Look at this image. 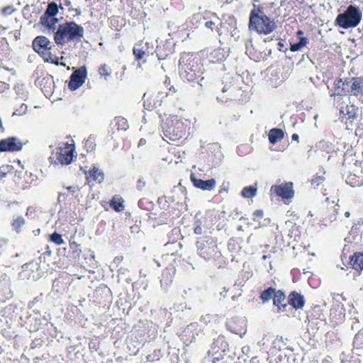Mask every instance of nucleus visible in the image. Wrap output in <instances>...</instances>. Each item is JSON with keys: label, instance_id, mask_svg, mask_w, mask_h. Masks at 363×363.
Masks as SVG:
<instances>
[{"label": "nucleus", "instance_id": "nucleus-15", "mask_svg": "<svg viewBox=\"0 0 363 363\" xmlns=\"http://www.w3.org/2000/svg\"><path fill=\"white\" fill-rule=\"evenodd\" d=\"M23 142L16 137H9L0 140V152H18L23 149Z\"/></svg>", "mask_w": 363, "mask_h": 363}, {"label": "nucleus", "instance_id": "nucleus-6", "mask_svg": "<svg viewBox=\"0 0 363 363\" xmlns=\"http://www.w3.org/2000/svg\"><path fill=\"white\" fill-rule=\"evenodd\" d=\"M164 45H157L154 48L152 43L144 40L137 42L133 48V54L135 60L138 62L139 65L145 63L147 59L156 52L159 60H164L169 55V52H164Z\"/></svg>", "mask_w": 363, "mask_h": 363}, {"label": "nucleus", "instance_id": "nucleus-34", "mask_svg": "<svg viewBox=\"0 0 363 363\" xmlns=\"http://www.w3.org/2000/svg\"><path fill=\"white\" fill-rule=\"evenodd\" d=\"M353 347L357 350L363 349V330H359L353 339Z\"/></svg>", "mask_w": 363, "mask_h": 363}, {"label": "nucleus", "instance_id": "nucleus-26", "mask_svg": "<svg viewBox=\"0 0 363 363\" xmlns=\"http://www.w3.org/2000/svg\"><path fill=\"white\" fill-rule=\"evenodd\" d=\"M284 131L277 128H274L271 129L269 132V141L271 144L274 145L276 144L279 140H281L284 138Z\"/></svg>", "mask_w": 363, "mask_h": 363}, {"label": "nucleus", "instance_id": "nucleus-52", "mask_svg": "<svg viewBox=\"0 0 363 363\" xmlns=\"http://www.w3.org/2000/svg\"><path fill=\"white\" fill-rule=\"evenodd\" d=\"M224 354H219L217 357H213L212 359L213 363H217L223 356Z\"/></svg>", "mask_w": 363, "mask_h": 363}, {"label": "nucleus", "instance_id": "nucleus-20", "mask_svg": "<svg viewBox=\"0 0 363 363\" xmlns=\"http://www.w3.org/2000/svg\"><path fill=\"white\" fill-rule=\"evenodd\" d=\"M286 226L287 228V236L290 241L297 242L301 238V230L300 225L291 222H286Z\"/></svg>", "mask_w": 363, "mask_h": 363}, {"label": "nucleus", "instance_id": "nucleus-44", "mask_svg": "<svg viewBox=\"0 0 363 363\" xmlns=\"http://www.w3.org/2000/svg\"><path fill=\"white\" fill-rule=\"evenodd\" d=\"M346 85L345 79L343 81L342 79H339L335 82V89L337 91L338 95H342L340 94L341 89H344L343 86Z\"/></svg>", "mask_w": 363, "mask_h": 363}, {"label": "nucleus", "instance_id": "nucleus-55", "mask_svg": "<svg viewBox=\"0 0 363 363\" xmlns=\"http://www.w3.org/2000/svg\"><path fill=\"white\" fill-rule=\"evenodd\" d=\"M299 138V136L297 133H294L291 136V139L295 141H298Z\"/></svg>", "mask_w": 363, "mask_h": 363}, {"label": "nucleus", "instance_id": "nucleus-2", "mask_svg": "<svg viewBox=\"0 0 363 363\" xmlns=\"http://www.w3.org/2000/svg\"><path fill=\"white\" fill-rule=\"evenodd\" d=\"M248 28L259 35H268L277 28V24L264 13L262 5H253L249 18Z\"/></svg>", "mask_w": 363, "mask_h": 363}, {"label": "nucleus", "instance_id": "nucleus-53", "mask_svg": "<svg viewBox=\"0 0 363 363\" xmlns=\"http://www.w3.org/2000/svg\"><path fill=\"white\" fill-rule=\"evenodd\" d=\"M67 189L72 194H74L76 192V188L73 186H67Z\"/></svg>", "mask_w": 363, "mask_h": 363}, {"label": "nucleus", "instance_id": "nucleus-3", "mask_svg": "<svg viewBox=\"0 0 363 363\" xmlns=\"http://www.w3.org/2000/svg\"><path fill=\"white\" fill-rule=\"evenodd\" d=\"M84 28L74 21H66L58 26L54 33V41L58 46H64L84 38Z\"/></svg>", "mask_w": 363, "mask_h": 363}, {"label": "nucleus", "instance_id": "nucleus-5", "mask_svg": "<svg viewBox=\"0 0 363 363\" xmlns=\"http://www.w3.org/2000/svg\"><path fill=\"white\" fill-rule=\"evenodd\" d=\"M163 133L166 140L177 142L186 138L190 130V122L182 120L177 116L167 118L163 125Z\"/></svg>", "mask_w": 363, "mask_h": 363}, {"label": "nucleus", "instance_id": "nucleus-19", "mask_svg": "<svg viewBox=\"0 0 363 363\" xmlns=\"http://www.w3.org/2000/svg\"><path fill=\"white\" fill-rule=\"evenodd\" d=\"M191 179L195 187L203 191H211L215 188L216 184V182L214 179L203 180L192 176L191 177Z\"/></svg>", "mask_w": 363, "mask_h": 363}, {"label": "nucleus", "instance_id": "nucleus-57", "mask_svg": "<svg viewBox=\"0 0 363 363\" xmlns=\"http://www.w3.org/2000/svg\"><path fill=\"white\" fill-rule=\"evenodd\" d=\"M296 35L299 38H303V32L301 30H298L296 33Z\"/></svg>", "mask_w": 363, "mask_h": 363}, {"label": "nucleus", "instance_id": "nucleus-46", "mask_svg": "<svg viewBox=\"0 0 363 363\" xmlns=\"http://www.w3.org/2000/svg\"><path fill=\"white\" fill-rule=\"evenodd\" d=\"M325 337L327 339H329V342L330 343H333L334 341H335L337 339V334L335 332H328L325 334Z\"/></svg>", "mask_w": 363, "mask_h": 363}, {"label": "nucleus", "instance_id": "nucleus-49", "mask_svg": "<svg viewBox=\"0 0 363 363\" xmlns=\"http://www.w3.org/2000/svg\"><path fill=\"white\" fill-rule=\"evenodd\" d=\"M205 26L211 30H213L214 28H216V22L211 20V21H208L205 23Z\"/></svg>", "mask_w": 363, "mask_h": 363}, {"label": "nucleus", "instance_id": "nucleus-9", "mask_svg": "<svg viewBox=\"0 0 363 363\" xmlns=\"http://www.w3.org/2000/svg\"><path fill=\"white\" fill-rule=\"evenodd\" d=\"M172 94L158 91L157 93L147 94L143 96L144 107L149 111L157 108L162 104H168L174 99Z\"/></svg>", "mask_w": 363, "mask_h": 363}, {"label": "nucleus", "instance_id": "nucleus-24", "mask_svg": "<svg viewBox=\"0 0 363 363\" xmlns=\"http://www.w3.org/2000/svg\"><path fill=\"white\" fill-rule=\"evenodd\" d=\"M175 273H176V269H175L174 267H173L172 265L167 267L163 270L162 274V278L160 280L161 285L164 286L166 287L169 286L173 281V277H174Z\"/></svg>", "mask_w": 363, "mask_h": 363}, {"label": "nucleus", "instance_id": "nucleus-22", "mask_svg": "<svg viewBox=\"0 0 363 363\" xmlns=\"http://www.w3.org/2000/svg\"><path fill=\"white\" fill-rule=\"evenodd\" d=\"M349 265L359 274L363 270V252H354L350 258Z\"/></svg>", "mask_w": 363, "mask_h": 363}, {"label": "nucleus", "instance_id": "nucleus-18", "mask_svg": "<svg viewBox=\"0 0 363 363\" xmlns=\"http://www.w3.org/2000/svg\"><path fill=\"white\" fill-rule=\"evenodd\" d=\"M288 303L296 310L301 309L305 305V298L300 293L293 291L288 296Z\"/></svg>", "mask_w": 363, "mask_h": 363}, {"label": "nucleus", "instance_id": "nucleus-59", "mask_svg": "<svg viewBox=\"0 0 363 363\" xmlns=\"http://www.w3.org/2000/svg\"><path fill=\"white\" fill-rule=\"evenodd\" d=\"M21 108L23 109V111L25 112L26 108H27V106H25L23 104H22V106H21Z\"/></svg>", "mask_w": 363, "mask_h": 363}, {"label": "nucleus", "instance_id": "nucleus-61", "mask_svg": "<svg viewBox=\"0 0 363 363\" xmlns=\"http://www.w3.org/2000/svg\"><path fill=\"white\" fill-rule=\"evenodd\" d=\"M350 213L349 211H346L345 213V217L348 218V217H350Z\"/></svg>", "mask_w": 363, "mask_h": 363}, {"label": "nucleus", "instance_id": "nucleus-43", "mask_svg": "<svg viewBox=\"0 0 363 363\" xmlns=\"http://www.w3.org/2000/svg\"><path fill=\"white\" fill-rule=\"evenodd\" d=\"M15 11L13 5H9L1 9V13L2 16H7L12 14Z\"/></svg>", "mask_w": 363, "mask_h": 363}, {"label": "nucleus", "instance_id": "nucleus-36", "mask_svg": "<svg viewBox=\"0 0 363 363\" xmlns=\"http://www.w3.org/2000/svg\"><path fill=\"white\" fill-rule=\"evenodd\" d=\"M84 147L87 152H92L96 147V138L90 135L84 142Z\"/></svg>", "mask_w": 363, "mask_h": 363}, {"label": "nucleus", "instance_id": "nucleus-16", "mask_svg": "<svg viewBox=\"0 0 363 363\" xmlns=\"http://www.w3.org/2000/svg\"><path fill=\"white\" fill-rule=\"evenodd\" d=\"M225 325L231 333L239 335L241 337L246 333V323L242 318L233 317L227 320Z\"/></svg>", "mask_w": 363, "mask_h": 363}, {"label": "nucleus", "instance_id": "nucleus-1", "mask_svg": "<svg viewBox=\"0 0 363 363\" xmlns=\"http://www.w3.org/2000/svg\"><path fill=\"white\" fill-rule=\"evenodd\" d=\"M179 69L180 77L189 82L199 83L203 79V65L199 57L194 54L185 53L179 59Z\"/></svg>", "mask_w": 363, "mask_h": 363}, {"label": "nucleus", "instance_id": "nucleus-56", "mask_svg": "<svg viewBox=\"0 0 363 363\" xmlns=\"http://www.w3.org/2000/svg\"><path fill=\"white\" fill-rule=\"evenodd\" d=\"M203 147H220V145L218 143H211L203 145Z\"/></svg>", "mask_w": 363, "mask_h": 363}, {"label": "nucleus", "instance_id": "nucleus-17", "mask_svg": "<svg viewBox=\"0 0 363 363\" xmlns=\"http://www.w3.org/2000/svg\"><path fill=\"white\" fill-rule=\"evenodd\" d=\"M228 344L224 336L219 335L213 340L210 352L213 355L224 354L228 350Z\"/></svg>", "mask_w": 363, "mask_h": 363}, {"label": "nucleus", "instance_id": "nucleus-38", "mask_svg": "<svg viewBox=\"0 0 363 363\" xmlns=\"http://www.w3.org/2000/svg\"><path fill=\"white\" fill-rule=\"evenodd\" d=\"M99 73L101 77H104L107 79L111 75V69L109 66L106 64L101 65L99 68Z\"/></svg>", "mask_w": 363, "mask_h": 363}, {"label": "nucleus", "instance_id": "nucleus-40", "mask_svg": "<svg viewBox=\"0 0 363 363\" xmlns=\"http://www.w3.org/2000/svg\"><path fill=\"white\" fill-rule=\"evenodd\" d=\"M325 181V177L323 174H316L311 180V184L313 186H318Z\"/></svg>", "mask_w": 363, "mask_h": 363}, {"label": "nucleus", "instance_id": "nucleus-58", "mask_svg": "<svg viewBox=\"0 0 363 363\" xmlns=\"http://www.w3.org/2000/svg\"><path fill=\"white\" fill-rule=\"evenodd\" d=\"M65 5L67 6H69L71 5V1L69 0H64Z\"/></svg>", "mask_w": 363, "mask_h": 363}, {"label": "nucleus", "instance_id": "nucleus-51", "mask_svg": "<svg viewBox=\"0 0 363 363\" xmlns=\"http://www.w3.org/2000/svg\"><path fill=\"white\" fill-rule=\"evenodd\" d=\"M302 48L305 47L308 43V39L305 37L301 38L300 41L298 42Z\"/></svg>", "mask_w": 363, "mask_h": 363}, {"label": "nucleus", "instance_id": "nucleus-62", "mask_svg": "<svg viewBox=\"0 0 363 363\" xmlns=\"http://www.w3.org/2000/svg\"><path fill=\"white\" fill-rule=\"evenodd\" d=\"M13 114L21 115V113H17V112L16 111V112H14V113H13Z\"/></svg>", "mask_w": 363, "mask_h": 363}, {"label": "nucleus", "instance_id": "nucleus-35", "mask_svg": "<svg viewBox=\"0 0 363 363\" xmlns=\"http://www.w3.org/2000/svg\"><path fill=\"white\" fill-rule=\"evenodd\" d=\"M257 188L253 186H245L241 191V195L244 198L251 199L257 194Z\"/></svg>", "mask_w": 363, "mask_h": 363}, {"label": "nucleus", "instance_id": "nucleus-48", "mask_svg": "<svg viewBox=\"0 0 363 363\" xmlns=\"http://www.w3.org/2000/svg\"><path fill=\"white\" fill-rule=\"evenodd\" d=\"M302 48V46L299 43L291 44L290 50L291 52H296Z\"/></svg>", "mask_w": 363, "mask_h": 363}, {"label": "nucleus", "instance_id": "nucleus-31", "mask_svg": "<svg viewBox=\"0 0 363 363\" xmlns=\"http://www.w3.org/2000/svg\"><path fill=\"white\" fill-rule=\"evenodd\" d=\"M13 172V167L10 164H3L0 166V184H4L7 177L11 175Z\"/></svg>", "mask_w": 363, "mask_h": 363}, {"label": "nucleus", "instance_id": "nucleus-50", "mask_svg": "<svg viewBox=\"0 0 363 363\" xmlns=\"http://www.w3.org/2000/svg\"><path fill=\"white\" fill-rule=\"evenodd\" d=\"M35 213V208H34L33 206H30L26 209V216H31L32 214H33Z\"/></svg>", "mask_w": 363, "mask_h": 363}, {"label": "nucleus", "instance_id": "nucleus-30", "mask_svg": "<svg viewBox=\"0 0 363 363\" xmlns=\"http://www.w3.org/2000/svg\"><path fill=\"white\" fill-rule=\"evenodd\" d=\"M340 115L346 119H354L356 117V108L352 105H347L340 110Z\"/></svg>", "mask_w": 363, "mask_h": 363}, {"label": "nucleus", "instance_id": "nucleus-29", "mask_svg": "<svg viewBox=\"0 0 363 363\" xmlns=\"http://www.w3.org/2000/svg\"><path fill=\"white\" fill-rule=\"evenodd\" d=\"M124 200L116 195L113 196L109 201V206L116 212H121L124 210Z\"/></svg>", "mask_w": 363, "mask_h": 363}, {"label": "nucleus", "instance_id": "nucleus-33", "mask_svg": "<svg viewBox=\"0 0 363 363\" xmlns=\"http://www.w3.org/2000/svg\"><path fill=\"white\" fill-rule=\"evenodd\" d=\"M115 126L118 130H126L128 128V123L126 118L117 116L114 118Z\"/></svg>", "mask_w": 363, "mask_h": 363}, {"label": "nucleus", "instance_id": "nucleus-13", "mask_svg": "<svg viewBox=\"0 0 363 363\" xmlns=\"http://www.w3.org/2000/svg\"><path fill=\"white\" fill-rule=\"evenodd\" d=\"M346 85H350V88L345 90L342 89L340 94H347L354 96L363 94V77H354L351 79H345Z\"/></svg>", "mask_w": 363, "mask_h": 363}, {"label": "nucleus", "instance_id": "nucleus-7", "mask_svg": "<svg viewBox=\"0 0 363 363\" xmlns=\"http://www.w3.org/2000/svg\"><path fill=\"white\" fill-rule=\"evenodd\" d=\"M199 255L206 261L216 262L222 258V254L218 247L217 238L206 235L198 238L196 243Z\"/></svg>", "mask_w": 363, "mask_h": 363}, {"label": "nucleus", "instance_id": "nucleus-41", "mask_svg": "<svg viewBox=\"0 0 363 363\" xmlns=\"http://www.w3.org/2000/svg\"><path fill=\"white\" fill-rule=\"evenodd\" d=\"M346 182L347 184L353 187L359 186L362 184V182L355 175L352 174L347 177Z\"/></svg>", "mask_w": 363, "mask_h": 363}, {"label": "nucleus", "instance_id": "nucleus-12", "mask_svg": "<svg viewBox=\"0 0 363 363\" xmlns=\"http://www.w3.org/2000/svg\"><path fill=\"white\" fill-rule=\"evenodd\" d=\"M75 145L74 143H62L57 148V160L62 165H68L73 161Z\"/></svg>", "mask_w": 363, "mask_h": 363}, {"label": "nucleus", "instance_id": "nucleus-10", "mask_svg": "<svg viewBox=\"0 0 363 363\" xmlns=\"http://www.w3.org/2000/svg\"><path fill=\"white\" fill-rule=\"evenodd\" d=\"M60 9H63V7L61 5L58 6L54 1L48 3L45 11L40 18V24L43 27L54 31L56 29V24L58 22L56 16Z\"/></svg>", "mask_w": 363, "mask_h": 363}, {"label": "nucleus", "instance_id": "nucleus-25", "mask_svg": "<svg viewBox=\"0 0 363 363\" xmlns=\"http://www.w3.org/2000/svg\"><path fill=\"white\" fill-rule=\"evenodd\" d=\"M26 224V219L22 216H15L11 222V225L17 234L22 233L24 226Z\"/></svg>", "mask_w": 363, "mask_h": 363}, {"label": "nucleus", "instance_id": "nucleus-21", "mask_svg": "<svg viewBox=\"0 0 363 363\" xmlns=\"http://www.w3.org/2000/svg\"><path fill=\"white\" fill-rule=\"evenodd\" d=\"M273 304L277 308L279 312H284L287 308L286 295L281 290H277L273 298Z\"/></svg>", "mask_w": 363, "mask_h": 363}, {"label": "nucleus", "instance_id": "nucleus-4", "mask_svg": "<svg viewBox=\"0 0 363 363\" xmlns=\"http://www.w3.org/2000/svg\"><path fill=\"white\" fill-rule=\"evenodd\" d=\"M32 48L45 62L56 65H62L60 61L63 59V57H59L57 55V52H59L58 49L46 36H36L32 42Z\"/></svg>", "mask_w": 363, "mask_h": 363}, {"label": "nucleus", "instance_id": "nucleus-11", "mask_svg": "<svg viewBox=\"0 0 363 363\" xmlns=\"http://www.w3.org/2000/svg\"><path fill=\"white\" fill-rule=\"evenodd\" d=\"M270 195L279 197L284 201L291 200L294 196L293 183L285 182L281 184L272 185L270 188Z\"/></svg>", "mask_w": 363, "mask_h": 363}, {"label": "nucleus", "instance_id": "nucleus-32", "mask_svg": "<svg viewBox=\"0 0 363 363\" xmlns=\"http://www.w3.org/2000/svg\"><path fill=\"white\" fill-rule=\"evenodd\" d=\"M276 291L277 290L275 288L270 286L260 293L259 299L262 303H267L272 298H274Z\"/></svg>", "mask_w": 363, "mask_h": 363}, {"label": "nucleus", "instance_id": "nucleus-60", "mask_svg": "<svg viewBox=\"0 0 363 363\" xmlns=\"http://www.w3.org/2000/svg\"><path fill=\"white\" fill-rule=\"evenodd\" d=\"M201 228H195V230H194V231H195V233H196V234H199V233H201Z\"/></svg>", "mask_w": 363, "mask_h": 363}, {"label": "nucleus", "instance_id": "nucleus-8", "mask_svg": "<svg viewBox=\"0 0 363 363\" xmlns=\"http://www.w3.org/2000/svg\"><path fill=\"white\" fill-rule=\"evenodd\" d=\"M362 19V13L358 7L350 5L342 13L337 15L335 23L340 28L347 29L359 25Z\"/></svg>", "mask_w": 363, "mask_h": 363}, {"label": "nucleus", "instance_id": "nucleus-14", "mask_svg": "<svg viewBox=\"0 0 363 363\" xmlns=\"http://www.w3.org/2000/svg\"><path fill=\"white\" fill-rule=\"evenodd\" d=\"M87 76L86 68L83 66L74 70L71 76L69 82V88L71 90H76L85 82Z\"/></svg>", "mask_w": 363, "mask_h": 363}, {"label": "nucleus", "instance_id": "nucleus-47", "mask_svg": "<svg viewBox=\"0 0 363 363\" xmlns=\"http://www.w3.org/2000/svg\"><path fill=\"white\" fill-rule=\"evenodd\" d=\"M146 185L144 178H139L137 181L136 187L139 191H142Z\"/></svg>", "mask_w": 363, "mask_h": 363}, {"label": "nucleus", "instance_id": "nucleus-39", "mask_svg": "<svg viewBox=\"0 0 363 363\" xmlns=\"http://www.w3.org/2000/svg\"><path fill=\"white\" fill-rule=\"evenodd\" d=\"M50 240L57 245H60L65 243L64 240L62 238V235L57 232H54L52 234L50 235Z\"/></svg>", "mask_w": 363, "mask_h": 363}, {"label": "nucleus", "instance_id": "nucleus-23", "mask_svg": "<svg viewBox=\"0 0 363 363\" xmlns=\"http://www.w3.org/2000/svg\"><path fill=\"white\" fill-rule=\"evenodd\" d=\"M86 179L87 183L96 182L101 183L104 179V173L98 168L94 167L89 171H85Z\"/></svg>", "mask_w": 363, "mask_h": 363}, {"label": "nucleus", "instance_id": "nucleus-37", "mask_svg": "<svg viewBox=\"0 0 363 363\" xmlns=\"http://www.w3.org/2000/svg\"><path fill=\"white\" fill-rule=\"evenodd\" d=\"M69 248L72 250L74 257H79L82 253L80 245L77 243L75 241L69 240Z\"/></svg>", "mask_w": 363, "mask_h": 363}, {"label": "nucleus", "instance_id": "nucleus-54", "mask_svg": "<svg viewBox=\"0 0 363 363\" xmlns=\"http://www.w3.org/2000/svg\"><path fill=\"white\" fill-rule=\"evenodd\" d=\"M146 144V140L145 138H141L138 142V147L145 145Z\"/></svg>", "mask_w": 363, "mask_h": 363}, {"label": "nucleus", "instance_id": "nucleus-42", "mask_svg": "<svg viewBox=\"0 0 363 363\" xmlns=\"http://www.w3.org/2000/svg\"><path fill=\"white\" fill-rule=\"evenodd\" d=\"M138 206L145 210H150L152 206V203L146 199H141L138 201Z\"/></svg>", "mask_w": 363, "mask_h": 363}, {"label": "nucleus", "instance_id": "nucleus-45", "mask_svg": "<svg viewBox=\"0 0 363 363\" xmlns=\"http://www.w3.org/2000/svg\"><path fill=\"white\" fill-rule=\"evenodd\" d=\"M263 217L264 211L261 209H257L252 213V220L255 222H259Z\"/></svg>", "mask_w": 363, "mask_h": 363}, {"label": "nucleus", "instance_id": "nucleus-28", "mask_svg": "<svg viewBox=\"0 0 363 363\" xmlns=\"http://www.w3.org/2000/svg\"><path fill=\"white\" fill-rule=\"evenodd\" d=\"M182 340L185 345H189L196 340V333L191 328L187 327L183 331Z\"/></svg>", "mask_w": 363, "mask_h": 363}, {"label": "nucleus", "instance_id": "nucleus-27", "mask_svg": "<svg viewBox=\"0 0 363 363\" xmlns=\"http://www.w3.org/2000/svg\"><path fill=\"white\" fill-rule=\"evenodd\" d=\"M209 58L213 62H219L225 59V53L221 48H217L209 53Z\"/></svg>", "mask_w": 363, "mask_h": 363}]
</instances>
